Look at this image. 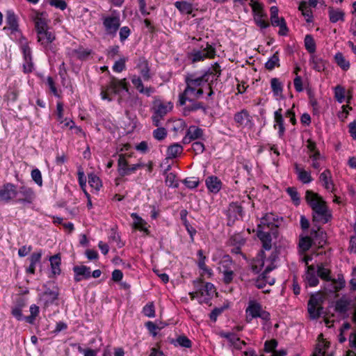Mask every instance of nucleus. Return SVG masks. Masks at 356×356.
I'll use <instances>...</instances> for the list:
<instances>
[{"mask_svg": "<svg viewBox=\"0 0 356 356\" xmlns=\"http://www.w3.org/2000/svg\"><path fill=\"white\" fill-rule=\"evenodd\" d=\"M49 261L51 264V273L56 275H60V264H61V259L59 254H54L49 257Z\"/></svg>", "mask_w": 356, "mask_h": 356, "instance_id": "c756f323", "label": "nucleus"}, {"mask_svg": "<svg viewBox=\"0 0 356 356\" xmlns=\"http://www.w3.org/2000/svg\"><path fill=\"white\" fill-rule=\"evenodd\" d=\"M242 214L243 207L237 203H231L227 211V216L228 218L227 225H232L234 224L236 220H238V218L242 217Z\"/></svg>", "mask_w": 356, "mask_h": 356, "instance_id": "9b49d317", "label": "nucleus"}, {"mask_svg": "<svg viewBox=\"0 0 356 356\" xmlns=\"http://www.w3.org/2000/svg\"><path fill=\"white\" fill-rule=\"evenodd\" d=\"M280 219L278 216L269 213L261 218L257 226V236L262 242L263 248L270 250L273 238H277L279 234Z\"/></svg>", "mask_w": 356, "mask_h": 356, "instance_id": "f257e3e1", "label": "nucleus"}, {"mask_svg": "<svg viewBox=\"0 0 356 356\" xmlns=\"http://www.w3.org/2000/svg\"><path fill=\"white\" fill-rule=\"evenodd\" d=\"M91 53L92 51L90 49H84L82 47H80L76 49H74L72 51V54L81 60H86Z\"/></svg>", "mask_w": 356, "mask_h": 356, "instance_id": "c9c22d12", "label": "nucleus"}, {"mask_svg": "<svg viewBox=\"0 0 356 356\" xmlns=\"http://www.w3.org/2000/svg\"><path fill=\"white\" fill-rule=\"evenodd\" d=\"M275 67H280L278 51H276L271 57H270L265 63V67L268 70H273Z\"/></svg>", "mask_w": 356, "mask_h": 356, "instance_id": "4c0bfd02", "label": "nucleus"}, {"mask_svg": "<svg viewBox=\"0 0 356 356\" xmlns=\"http://www.w3.org/2000/svg\"><path fill=\"white\" fill-rule=\"evenodd\" d=\"M286 192L295 204L298 205L300 204V197L297 190L293 187H289L286 189Z\"/></svg>", "mask_w": 356, "mask_h": 356, "instance_id": "052dcab7", "label": "nucleus"}, {"mask_svg": "<svg viewBox=\"0 0 356 356\" xmlns=\"http://www.w3.org/2000/svg\"><path fill=\"white\" fill-rule=\"evenodd\" d=\"M131 83H133L134 87L137 89V90L140 93H142V92H143V90H144L145 87L143 86V83L141 78L139 77V76H137L136 75H134L131 77Z\"/></svg>", "mask_w": 356, "mask_h": 356, "instance_id": "e2e57ef3", "label": "nucleus"}, {"mask_svg": "<svg viewBox=\"0 0 356 356\" xmlns=\"http://www.w3.org/2000/svg\"><path fill=\"white\" fill-rule=\"evenodd\" d=\"M15 197L17 203L30 204L33 202L35 195L32 188L22 185L18 188L15 187Z\"/></svg>", "mask_w": 356, "mask_h": 356, "instance_id": "39448f33", "label": "nucleus"}, {"mask_svg": "<svg viewBox=\"0 0 356 356\" xmlns=\"http://www.w3.org/2000/svg\"><path fill=\"white\" fill-rule=\"evenodd\" d=\"M88 183L90 186L95 190H99L102 186V182L99 178L95 174H90L88 175Z\"/></svg>", "mask_w": 356, "mask_h": 356, "instance_id": "603ef678", "label": "nucleus"}, {"mask_svg": "<svg viewBox=\"0 0 356 356\" xmlns=\"http://www.w3.org/2000/svg\"><path fill=\"white\" fill-rule=\"evenodd\" d=\"M330 281L332 282V288L329 290L330 292L339 291L345 286V281L343 277H341V282H337V280L335 279H331Z\"/></svg>", "mask_w": 356, "mask_h": 356, "instance_id": "4d7b16f0", "label": "nucleus"}, {"mask_svg": "<svg viewBox=\"0 0 356 356\" xmlns=\"http://www.w3.org/2000/svg\"><path fill=\"white\" fill-rule=\"evenodd\" d=\"M187 215H188V211L186 209H182L180 211L181 220L182 221L183 225H184V227H186V229L187 230L188 233L189 234L191 240L193 241V236L196 234L197 232H196L195 229L193 227H192L190 225L189 222L188 221Z\"/></svg>", "mask_w": 356, "mask_h": 356, "instance_id": "a878e982", "label": "nucleus"}, {"mask_svg": "<svg viewBox=\"0 0 356 356\" xmlns=\"http://www.w3.org/2000/svg\"><path fill=\"white\" fill-rule=\"evenodd\" d=\"M193 284L195 287H199L200 289H202V291L204 292V295L206 294L208 296V298H205L202 302L209 303L211 297L215 291L213 284L210 282L204 283L201 280L193 281Z\"/></svg>", "mask_w": 356, "mask_h": 356, "instance_id": "ddd939ff", "label": "nucleus"}, {"mask_svg": "<svg viewBox=\"0 0 356 356\" xmlns=\"http://www.w3.org/2000/svg\"><path fill=\"white\" fill-rule=\"evenodd\" d=\"M205 183L208 190L213 193H217L222 186L221 181L216 176L208 177Z\"/></svg>", "mask_w": 356, "mask_h": 356, "instance_id": "412c9836", "label": "nucleus"}, {"mask_svg": "<svg viewBox=\"0 0 356 356\" xmlns=\"http://www.w3.org/2000/svg\"><path fill=\"white\" fill-rule=\"evenodd\" d=\"M174 5L181 14L191 15L193 13V4L188 1H176Z\"/></svg>", "mask_w": 356, "mask_h": 356, "instance_id": "c85d7f7f", "label": "nucleus"}, {"mask_svg": "<svg viewBox=\"0 0 356 356\" xmlns=\"http://www.w3.org/2000/svg\"><path fill=\"white\" fill-rule=\"evenodd\" d=\"M234 120L238 127H247L251 122V116L247 110L243 109L235 113Z\"/></svg>", "mask_w": 356, "mask_h": 356, "instance_id": "a211bd4d", "label": "nucleus"}, {"mask_svg": "<svg viewBox=\"0 0 356 356\" xmlns=\"http://www.w3.org/2000/svg\"><path fill=\"white\" fill-rule=\"evenodd\" d=\"M295 172L298 175V179L303 184H309L312 181L313 179L311 173L299 167L298 164L294 165Z\"/></svg>", "mask_w": 356, "mask_h": 356, "instance_id": "4be33fe9", "label": "nucleus"}, {"mask_svg": "<svg viewBox=\"0 0 356 356\" xmlns=\"http://www.w3.org/2000/svg\"><path fill=\"white\" fill-rule=\"evenodd\" d=\"M207 70H211L212 74L210 76H212V79L211 82L212 83L213 80L216 81L218 77L221 75V68L220 65L218 63H215L211 67L208 68Z\"/></svg>", "mask_w": 356, "mask_h": 356, "instance_id": "5fc2aeb1", "label": "nucleus"}, {"mask_svg": "<svg viewBox=\"0 0 356 356\" xmlns=\"http://www.w3.org/2000/svg\"><path fill=\"white\" fill-rule=\"evenodd\" d=\"M103 25L107 34L115 36L120 26L119 16H107L103 18Z\"/></svg>", "mask_w": 356, "mask_h": 356, "instance_id": "0eeeda50", "label": "nucleus"}, {"mask_svg": "<svg viewBox=\"0 0 356 356\" xmlns=\"http://www.w3.org/2000/svg\"><path fill=\"white\" fill-rule=\"evenodd\" d=\"M350 301L341 298L337 300L335 304V310L340 314H345L348 309Z\"/></svg>", "mask_w": 356, "mask_h": 356, "instance_id": "e433bc0d", "label": "nucleus"}, {"mask_svg": "<svg viewBox=\"0 0 356 356\" xmlns=\"http://www.w3.org/2000/svg\"><path fill=\"white\" fill-rule=\"evenodd\" d=\"M273 26H279V35H286L289 32V29L286 26V23L285 19L283 17L280 18V22H277V25H273Z\"/></svg>", "mask_w": 356, "mask_h": 356, "instance_id": "bf43d9fd", "label": "nucleus"}, {"mask_svg": "<svg viewBox=\"0 0 356 356\" xmlns=\"http://www.w3.org/2000/svg\"><path fill=\"white\" fill-rule=\"evenodd\" d=\"M330 21L332 23H337L339 21L343 22L345 13L339 9H334L332 7L328 8Z\"/></svg>", "mask_w": 356, "mask_h": 356, "instance_id": "bb28decb", "label": "nucleus"}, {"mask_svg": "<svg viewBox=\"0 0 356 356\" xmlns=\"http://www.w3.org/2000/svg\"><path fill=\"white\" fill-rule=\"evenodd\" d=\"M305 47L307 51L313 54L316 51V43L312 35H306L305 37Z\"/></svg>", "mask_w": 356, "mask_h": 356, "instance_id": "c03bdc74", "label": "nucleus"}, {"mask_svg": "<svg viewBox=\"0 0 356 356\" xmlns=\"http://www.w3.org/2000/svg\"><path fill=\"white\" fill-rule=\"evenodd\" d=\"M15 186L11 183L5 184L0 188V200L8 202L15 197Z\"/></svg>", "mask_w": 356, "mask_h": 356, "instance_id": "dca6fc26", "label": "nucleus"}, {"mask_svg": "<svg viewBox=\"0 0 356 356\" xmlns=\"http://www.w3.org/2000/svg\"><path fill=\"white\" fill-rule=\"evenodd\" d=\"M316 270L314 265L308 266L305 275V280L309 286H316L318 284L319 280Z\"/></svg>", "mask_w": 356, "mask_h": 356, "instance_id": "aec40b11", "label": "nucleus"}, {"mask_svg": "<svg viewBox=\"0 0 356 356\" xmlns=\"http://www.w3.org/2000/svg\"><path fill=\"white\" fill-rule=\"evenodd\" d=\"M131 216L134 220V228L139 229L140 231H143L147 234H148L149 232L148 229L145 227L147 225V222L136 213H131Z\"/></svg>", "mask_w": 356, "mask_h": 356, "instance_id": "2f4dec72", "label": "nucleus"}, {"mask_svg": "<svg viewBox=\"0 0 356 356\" xmlns=\"http://www.w3.org/2000/svg\"><path fill=\"white\" fill-rule=\"evenodd\" d=\"M211 70H204L201 75L197 76V73H189L185 76L186 87L184 92L179 95V104L180 106L186 104V101L192 102L190 98V91H195V88L201 87L209 82Z\"/></svg>", "mask_w": 356, "mask_h": 356, "instance_id": "7ed1b4c3", "label": "nucleus"}, {"mask_svg": "<svg viewBox=\"0 0 356 356\" xmlns=\"http://www.w3.org/2000/svg\"><path fill=\"white\" fill-rule=\"evenodd\" d=\"M305 200L312 210V220L315 222L325 224L331 220L332 213L326 202L318 193L307 190Z\"/></svg>", "mask_w": 356, "mask_h": 356, "instance_id": "f03ea898", "label": "nucleus"}, {"mask_svg": "<svg viewBox=\"0 0 356 356\" xmlns=\"http://www.w3.org/2000/svg\"><path fill=\"white\" fill-rule=\"evenodd\" d=\"M203 136V129L197 126L192 125L187 129L186 135L182 139V143L186 145L195 140H204Z\"/></svg>", "mask_w": 356, "mask_h": 356, "instance_id": "9d476101", "label": "nucleus"}, {"mask_svg": "<svg viewBox=\"0 0 356 356\" xmlns=\"http://www.w3.org/2000/svg\"><path fill=\"white\" fill-rule=\"evenodd\" d=\"M270 87L274 96H281L283 91V84L277 78H272L270 80Z\"/></svg>", "mask_w": 356, "mask_h": 356, "instance_id": "473e14b6", "label": "nucleus"}, {"mask_svg": "<svg viewBox=\"0 0 356 356\" xmlns=\"http://www.w3.org/2000/svg\"><path fill=\"white\" fill-rule=\"evenodd\" d=\"M24 304H19L16 307H13L11 311L12 315L18 321L24 319V316L22 313V309L24 307Z\"/></svg>", "mask_w": 356, "mask_h": 356, "instance_id": "69168bd1", "label": "nucleus"}, {"mask_svg": "<svg viewBox=\"0 0 356 356\" xmlns=\"http://www.w3.org/2000/svg\"><path fill=\"white\" fill-rule=\"evenodd\" d=\"M6 24L8 26V29L12 31V32L17 31L18 29V23L17 19L15 15L12 12H8L6 19Z\"/></svg>", "mask_w": 356, "mask_h": 356, "instance_id": "f704fd0d", "label": "nucleus"}, {"mask_svg": "<svg viewBox=\"0 0 356 356\" xmlns=\"http://www.w3.org/2000/svg\"><path fill=\"white\" fill-rule=\"evenodd\" d=\"M275 124L274 128L276 129L278 127V135L280 138H282L284 132L285 127L284 125V118L282 116V109L279 108L274 113Z\"/></svg>", "mask_w": 356, "mask_h": 356, "instance_id": "6ab92c4d", "label": "nucleus"}, {"mask_svg": "<svg viewBox=\"0 0 356 356\" xmlns=\"http://www.w3.org/2000/svg\"><path fill=\"white\" fill-rule=\"evenodd\" d=\"M31 178L39 186H42V178L41 172L38 169H33L31 171Z\"/></svg>", "mask_w": 356, "mask_h": 356, "instance_id": "774afa93", "label": "nucleus"}, {"mask_svg": "<svg viewBox=\"0 0 356 356\" xmlns=\"http://www.w3.org/2000/svg\"><path fill=\"white\" fill-rule=\"evenodd\" d=\"M137 67L140 69V73L144 81H148L151 78L150 69L147 60L145 58H141Z\"/></svg>", "mask_w": 356, "mask_h": 356, "instance_id": "5701e85b", "label": "nucleus"}, {"mask_svg": "<svg viewBox=\"0 0 356 356\" xmlns=\"http://www.w3.org/2000/svg\"><path fill=\"white\" fill-rule=\"evenodd\" d=\"M183 152V147L179 143H174L170 145L167 149V154L168 158H176L179 154Z\"/></svg>", "mask_w": 356, "mask_h": 356, "instance_id": "72a5a7b5", "label": "nucleus"}, {"mask_svg": "<svg viewBox=\"0 0 356 356\" xmlns=\"http://www.w3.org/2000/svg\"><path fill=\"white\" fill-rule=\"evenodd\" d=\"M319 180L322 186L329 192H335V186L332 180V173L330 170H325L319 176Z\"/></svg>", "mask_w": 356, "mask_h": 356, "instance_id": "f8f14e48", "label": "nucleus"}, {"mask_svg": "<svg viewBox=\"0 0 356 356\" xmlns=\"http://www.w3.org/2000/svg\"><path fill=\"white\" fill-rule=\"evenodd\" d=\"M250 6L254 13V19L256 24L261 29H266L269 23L266 21L267 15L264 10L263 5L254 0H250Z\"/></svg>", "mask_w": 356, "mask_h": 356, "instance_id": "423d86ee", "label": "nucleus"}, {"mask_svg": "<svg viewBox=\"0 0 356 356\" xmlns=\"http://www.w3.org/2000/svg\"><path fill=\"white\" fill-rule=\"evenodd\" d=\"M334 95L337 100L342 103L345 99V89L341 86H336L334 88Z\"/></svg>", "mask_w": 356, "mask_h": 356, "instance_id": "680f3d73", "label": "nucleus"}, {"mask_svg": "<svg viewBox=\"0 0 356 356\" xmlns=\"http://www.w3.org/2000/svg\"><path fill=\"white\" fill-rule=\"evenodd\" d=\"M42 251L40 250L39 252H33L31 255V257L29 258L30 265H29V268H27V269H26V272L28 273H31V274L35 273V266L37 264L40 263L41 257H42Z\"/></svg>", "mask_w": 356, "mask_h": 356, "instance_id": "7c9ffc66", "label": "nucleus"}, {"mask_svg": "<svg viewBox=\"0 0 356 356\" xmlns=\"http://www.w3.org/2000/svg\"><path fill=\"white\" fill-rule=\"evenodd\" d=\"M74 273V280L76 282H79L82 280H88L91 277L90 268L86 266H75L73 267Z\"/></svg>", "mask_w": 356, "mask_h": 356, "instance_id": "4468645a", "label": "nucleus"}, {"mask_svg": "<svg viewBox=\"0 0 356 356\" xmlns=\"http://www.w3.org/2000/svg\"><path fill=\"white\" fill-rule=\"evenodd\" d=\"M35 27L36 32L43 31L47 29H49L45 19L41 17H36L35 19Z\"/></svg>", "mask_w": 356, "mask_h": 356, "instance_id": "de8ad7c7", "label": "nucleus"}, {"mask_svg": "<svg viewBox=\"0 0 356 356\" xmlns=\"http://www.w3.org/2000/svg\"><path fill=\"white\" fill-rule=\"evenodd\" d=\"M220 336L229 340L231 343H232L234 346H237L238 348H241V347L238 346V344L236 343L237 342L243 345H245V341H241L240 339L236 337V335L232 332H221Z\"/></svg>", "mask_w": 356, "mask_h": 356, "instance_id": "79ce46f5", "label": "nucleus"}, {"mask_svg": "<svg viewBox=\"0 0 356 356\" xmlns=\"http://www.w3.org/2000/svg\"><path fill=\"white\" fill-rule=\"evenodd\" d=\"M299 10H301L302 14L307 17L306 21L307 22H312V12L307 3L302 2L299 6Z\"/></svg>", "mask_w": 356, "mask_h": 356, "instance_id": "09e8293b", "label": "nucleus"}, {"mask_svg": "<svg viewBox=\"0 0 356 356\" xmlns=\"http://www.w3.org/2000/svg\"><path fill=\"white\" fill-rule=\"evenodd\" d=\"M334 60L337 64L343 70H347L350 67V63L345 57L343 54L341 52H338L334 56Z\"/></svg>", "mask_w": 356, "mask_h": 356, "instance_id": "ea45409f", "label": "nucleus"}, {"mask_svg": "<svg viewBox=\"0 0 356 356\" xmlns=\"http://www.w3.org/2000/svg\"><path fill=\"white\" fill-rule=\"evenodd\" d=\"M129 156L130 155H127L126 154H119V158L118 161V171L121 177H124L127 175V172H126V170L128 168L129 165L126 158Z\"/></svg>", "mask_w": 356, "mask_h": 356, "instance_id": "393cba45", "label": "nucleus"}, {"mask_svg": "<svg viewBox=\"0 0 356 356\" xmlns=\"http://www.w3.org/2000/svg\"><path fill=\"white\" fill-rule=\"evenodd\" d=\"M246 321L250 323L254 318H260L261 320L268 322L270 320V314L268 312L264 310L260 302L255 300H250L248 305L245 309Z\"/></svg>", "mask_w": 356, "mask_h": 356, "instance_id": "20e7f679", "label": "nucleus"}, {"mask_svg": "<svg viewBox=\"0 0 356 356\" xmlns=\"http://www.w3.org/2000/svg\"><path fill=\"white\" fill-rule=\"evenodd\" d=\"M216 56V49L209 43L202 50L194 51L192 54V62H199L205 58H213Z\"/></svg>", "mask_w": 356, "mask_h": 356, "instance_id": "6e6552de", "label": "nucleus"}, {"mask_svg": "<svg viewBox=\"0 0 356 356\" xmlns=\"http://www.w3.org/2000/svg\"><path fill=\"white\" fill-rule=\"evenodd\" d=\"M349 347L347 351V356H356V332L349 335Z\"/></svg>", "mask_w": 356, "mask_h": 356, "instance_id": "37998d69", "label": "nucleus"}, {"mask_svg": "<svg viewBox=\"0 0 356 356\" xmlns=\"http://www.w3.org/2000/svg\"><path fill=\"white\" fill-rule=\"evenodd\" d=\"M312 62L313 63V68L318 71L322 72L325 69L326 61L323 58L318 56H312Z\"/></svg>", "mask_w": 356, "mask_h": 356, "instance_id": "a19ab883", "label": "nucleus"}, {"mask_svg": "<svg viewBox=\"0 0 356 356\" xmlns=\"http://www.w3.org/2000/svg\"><path fill=\"white\" fill-rule=\"evenodd\" d=\"M129 91L128 84L126 79H118L115 77H112L109 83L106 87V90L111 92L115 95L120 94L122 90Z\"/></svg>", "mask_w": 356, "mask_h": 356, "instance_id": "1a4fd4ad", "label": "nucleus"}, {"mask_svg": "<svg viewBox=\"0 0 356 356\" xmlns=\"http://www.w3.org/2000/svg\"><path fill=\"white\" fill-rule=\"evenodd\" d=\"M157 129L153 131V137L157 140H163L167 136L168 131L165 128L156 127Z\"/></svg>", "mask_w": 356, "mask_h": 356, "instance_id": "3c124183", "label": "nucleus"}, {"mask_svg": "<svg viewBox=\"0 0 356 356\" xmlns=\"http://www.w3.org/2000/svg\"><path fill=\"white\" fill-rule=\"evenodd\" d=\"M131 83H133L134 87L137 89V90L140 93H142V92H143V90H144L145 87L143 86V83L141 78L139 77V76H137L136 75H134L131 77Z\"/></svg>", "mask_w": 356, "mask_h": 356, "instance_id": "0e129e2a", "label": "nucleus"}, {"mask_svg": "<svg viewBox=\"0 0 356 356\" xmlns=\"http://www.w3.org/2000/svg\"><path fill=\"white\" fill-rule=\"evenodd\" d=\"M165 183L166 186L171 188H177L179 186L176 175L172 172L165 173Z\"/></svg>", "mask_w": 356, "mask_h": 356, "instance_id": "8fccbe9b", "label": "nucleus"}, {"mask_svg": "<svg viewBox=\"0 0 356 356\" xmlns=\"http://www.w3.org/2000/svg\"><path fill=\"white\" fill-rule=\"evenodd\" d=\"M38 42L47 49L56 39L55 34L47 29L37 33Z\"/></svg>", "mask_w": 356, "mask_h": 356, "instance_id": "2eb2a0df", "label": "nucleus"}, {"mask_svg": "<svg viewBox=\"0 0 356 356\" xmlns=\"http://www.w3.org/2000/svg\"><path fill=\"white\" fill-rule=\"evenodd\" d=\"M199 257V260L197 262V266L200 269L204 270L206 273L211 274V270L207 268L205 264L206 257L203 254L202 250H199L197 253Z\"/></svg>", "mask_w": 356, "mask_h": 356, "instance_id": "a18cd8bd", "label": "nucleus"}, {"mask_svg": "<svg viewBox=\"0 0 356 356\" xmlns=\"http://www.w3.org/2000/svg\"><path fill=\"white\" fill-rule=\"evenodd\" d=\"M222 273L223 275V282L226 284H230L234 277V271L229 268L227 266H223V270H222Z\"/></svg>", "mask_w": 356, "mask_h": 356, "instance_id": "49530a36", "label": "nucleus"}, {"mask_svg": "<svg viewBox=\"0 0 356 356\" xmlns=\"http://www.w3.org/2000/svg\"><path fill=\"white\" fill-rule=\"evenodd\" d=\"M176 344L184 348H191L192 346L191 341L185 335L179 336L176 339Z\"/></svg>", "mask_w": 356, "mask_h": 356, "instance_id": "13d9d810", "label": "nucleus"}, {"mask_svg": "<svg viewBox=\"0 0 356 356\" xmlns=\"http://www.w3.org/2000/svg\"><path fill=\"white\" fill-rule=\"evenodd\" d=\"M192 100L191 104L186 106L184 109V115H188L191 112H195L199 109L203 110L204 113L207 112V108L204 107V104L200 102H195L193 99H191Z\"/></svg>", "mask_w": 356, "mask_h": 356, "instance_id": "cd10ccee", "label": "nucleus"}, {"mask_svg": "<svg viewBox=\"0 0 356 356\" xmlns=\"http://www.w3.org/2000/svg\"><path fill=\"white\" fill-rule=\"evenodd\" d=\"M312 239L309 236H305L300 239L299 247L302 251H307L312 247Z\"/></svg>", "mask_w": 356, "mask_h": 356, "instance_id": "864d4df0", "label": "nucleus"}, {"mask_svg": "<svg viewBox=\"0 0 356 356\" xmlns=\"http://www.w3.org/2000/svg\"><path fill=\"white\" fill-rule=\"evenodd\" d=\"M172 108L171 102H163L161 100H155L152 107L153 112L159 115L165 116Z\"/></svg>", "mask_w": 356, "mask_h": 356, "instance_id": "f3484780", "label": "nucleus"}, {"mask_svg": "<svg viewBox=\"0 0 356 356\" xmlns=\"http://www.w3.org/2000/svg\"><path fill=\"white\" fill-rule=\"evenodd\" d=\"M127 60V58L125 57L120 58L118 60L115 61L113 66V70L115 72H121L125 69V63Z\"/></svg>", "mask_w": 356, "mask_h": 356, "instance_id": "6e6d98bb", "label": "nucleus"}, {"mask_svg": "<svg viewBox=\"0 0 356 356\" xmlns=\"http://www.w3.org/2000/svg\"><path fill=\"white\" fill-rule=\"evenodd\" d=\"M311 237L317 242L318 245L321 248L326 243V233L321 230L320 227H318L316 230H311Z\"/></svg>", "mask_w": 356, "mask_h": 356, "instance_id": "b1692460", "label": "nucleus"}, {"mask_svg": "<svg viewBox=\"0 0 356 356\" xmlns=\"http://www.w3.org/2000/svg\"><path fill=\"white\" fill-rule=\"evenodd\" d=\"M270 21L272 25H277L280 18L278 17L279 9L277 6H272L270 9Z\"/></svg>", "mask_w": 356, "mask_h": 356, "instance_id": "338daca9", "label": "nucleus"}, {"mask_svg": "<svg viewBox=\"0 0 356 356\" xmlns=\"http://www.w3.org/2000/svg\"><path fill=\"white\" fill-rule=\"evenodd\" d=\"M316 273H317L318 277H319L320 278H321L323 280L329 282L332 279L331 276H330V273H331L330 270L327 268H324L323 264L317 265Z\"/></svg>", "mask_w": 356, "mask_h": 356, "instance_id": "58836bf2", "label": "nucleus"}]
</instances>
